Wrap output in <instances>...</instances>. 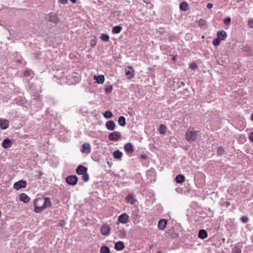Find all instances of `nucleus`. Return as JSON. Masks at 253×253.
Masks as SVG:
<instances>
[{
	"instance_id": "obj_4",
	"label": "nucleus",
	"mask_w": 253,
	"mask_h": 253,
	"mask_svg": "<svg viewBox=\"0 0 253 253\" xmlns=\"http://www.w3.org/2000/svg\"><path fill=\"white\" fill-rule=\"evenodd\" d=\"M45 19L55 24H57L59 21L57 14L53 12H50L47 14L45 16Z\"/></svg>"
},
{
	"instance_id": "obj_59",
	"label": "nucleus",
	"mask_w": 253,
	"mask_h": 253,
	"mask_svg": "<svg viewBox=\"0 0 253 253\" xmlns=\"http://www.w3.org/2000/svg\"><path fill=\"white\" fill-rule=\"evenodd\" d=\"M72 2L75 3L77 0H70Z\"/></svg>"
},
{
	"instance_id": "obj_39",
	"label": "nucleus",
	"mask_w": 253,
	"mask_h": 253,
	"mask_svg": "<svg viewBox=\"0 0 253 253\" xmlns=\"http://www.w3.org/2000/svg\"><path fill=\"white\" fill-rule=\"evenodd\" d=\"M113 116L112 113L110 111H106L103 113V116L106 119H110Z\"/></svg>"
},
{
	"instance_id": "obj_62",
	"label": "nucleus",
	"mask_w": 253,
	"mask_h": 253,
	"mask_svg": "<svg viewBox=\"0 0 253 253\" xmlns=\"http://www.w3.org/2000/svg\"><path fill=\"white\" fill-rule=\"evenodd\" d=\"M41 174L39 175V176L38 177V178H40Z\"/></svg>"
},
{
	"instance_id": "obj_36",
	"label": "nucleus",
	"mask_w": 253,
	"mask_h": 253,
	"mask_svg": "<svg viewBox=\"0 0 253 253\" xmlns=\"http://www.w3.org/2000/svg\"><path fill=\"white\" fill-rule=\"evenodd\" d=\"M36 89L35 85L31 83H28L27 90L30 92H33Z\"/></svg>"
},
{
	"instance_id": "obj_25",
	"label": "nucleus",
	"mask_w": 253,
	"mask_h": 253,
	"mask_svg": "<svg viewBox=\"0 0 253 253\" xmlns=\"http://www.w3.org/2000/svg\"><path fill=\"white\" fill-rule=\"evenodd\" d=\"M19 200L24 203H27L29 201L30 198L26 194L22 193L19 195Z\"/></svg>"
},
{
	"instance_id": "obj_37",
	"label": "nucleus",
	"mask_w": 253,
	"mask_h": 253,
	"mask_svg": "<svg viewBox=\"0 0 253 253\" xmlns=\"http://www.w3.org/2000/svg\"><path fill=\"white\" fill-rule=\"evenodd\" d=\"M159 132L161 134H164L166 133L167 130V127L165 125H161L159 129Z\"/></svg>"
},
{
	"instance_id": "obj_27",
	"label": "nucleus",
	"mask_w": 253,
	"mask_h": 253,
	"mask_svg": "<svg viewBox=\"0 0 253 253\" xmlns=\"http://www.w3.org/2000/svg\"><path fill=\"white\" fill-rule=\"evenodd\" d=\"M15 101L17 104L19 105H22L25 103L26 99L24 97L18 96L15 98Z\"/></svg>"
},
{
	"instance_id": "obj_12",
	"label": "nucleus",
	"mask_w": 253,
	"mask_h": 253,
	"mask_svg": "<svg viewBox=\"0 0 253 253\" xmlns=\"http://www.w3.org/2000/svg\"><path fill=\"white\" fill-rule=\"evenodd\" d=\"M12 144V140L9 138L4 139L2 143L1 146L4 148H10Z\"/></svg>"
},
{
	"instance_id": "obj_64",
	"label": "nucleus",
	"mask_w": 253,
	"mask_h": 253,
	"mask_svg": "<svg viewBox=\"0 0 253 253\" xmlns=\"http://www.w3.org/2000/svg\"><path fill=\"white\" fill-rule=\"evenodd\" d=\"M124 253H128L127 252H125Z\"/></svg>"
},
{
	"instance_id": "obj_26",
	"label": "nucleus",
	"mask_w": 253,
	"mask_h": 253,
	"mask_svg": "<svg viewBox=\"0 0 253 253\" xmlns=\"http://www.w3.org/2000/svg\"><path fill=\"white\" fill-rule=\"evenodd\" d=\"M179 8L183 11H187L189 9L188 4L185 1L181 2L179 4Z\"/></svg>"
},
{
	"instance_id": "obj_45",
	"label": "nucleus",
	"mask_w": 253,
	"mask_h": 253,
	"mask_svg": "<svg viewBox=\"0 0 253 253\" xmlns=\"http://www.w3.org/2000/svg\"><path fill=\"white\" fill-rule=\"evenodd\" d=\"M82 179L84 182H87L89 180V177L87 172L85 174H82Z\"/></svg>"
},
{
	"instance_id": "obj_3",
	"label": "nucleus",
	"mask_w": 253,
	"mask_h": 253,
	"mask_svg": "<svg viewBox=\"0 0 253 253\" xmlns=\"http://www.w3.org/2000/svg\"><path fill=\"white\" fill-rule=\"evenodd\" d=\"M34 211L37 213H39L44 209L42 198H36L34 201Z\"/></svg>"
},
{
	"instance_id": "obj_10",
	"label": "nucleus",
	"mask_w": 253,
	"mask_h": 253,
	"mask_svg": "<svg viewBox=\"0 0 253 253\" xmlns=\"http://www.w3.org/2000/svg\"><path fill=\"white\" fill-rule=\"evenodd\" d=\"M116 234L120 239H123L126 237V232L123 227H118L116 231Z\"/></svg>"
},
{
	"instance_id": "obj_18",
	"label": "nucleus",
	"mask_w": 253,
	"mask_h": 253,
	"mask_svg": "<svg viewBox=\"0 0 253 253\" xmlns=\"http://www.w3.org/2000/svg\"><path fill=\"white\" fill-rule=\"evenodd\" d=\"M106 128L109 130H113L115 128L116 125L114 121H108L105 124Z\"/></svg>"
},
{
	"instance_id": "obj_43",
	"label": "nucleus",
	"mask_w": 253,
	"mask_h": 253,
	"mask_svg": "<svg viewBox=\"0 0 253 253\" xmlns=\"http://www.w3.org/2000/svg\"><path fill=\"white\" fill-rule=\"evenodd\" d=\"M224 150L223 147L220 146L217 149V154L218 155H222L224 153Z\"/></svg>"
},
{
	"instance_id": "obj_14",
	"label": "nucleus",
	"mask_w": 253,
	"mask_h": 253,
	"mask_svg": "<svg viewBox=\"0 0 253 253\" xmlns=\"http://www.w3.org/2000/svg\"><path fill=\"white\" fill-rule=\"evenodd\" d=\"M124 149L128 154H131L134 151L133 146L130 143H126L124 146Z\"/></svg>"
},
{
	"instance_id": "obj_57",
	"label": "nucleus",
	"mask_w": 253,
	"mask_h": 253,
	"mask_svg": "<svg viewBox=\"0 0 253 253\" xmlns=\"http://www.w3.org/2000/svg\"><path fill=\"white\" fill-rule=\"evenodd\" d=\"M172 59L173 61H175L177 60V55H173Z\"/></svg>"
},
{
	"instance_id": "obj_56",
	"label": "nucleus",
	"mask_w": 253,
	"mask_h": 253,
	"mask_svg": "<svg viewBox=\"0 0 253 253\" xmlns=\"http://www.w3.org/2000/svg\"><path fill=\"white\" fill-rule=\"evenodd\" d=\"M38 97H39V94H35L34 97L33 98L34 101L38 100Z\"/></svg>"
},
{
	"instance_id": "obj_41",
	"label": "nucleus",
	"mask_w": 253,
	"mask_h": 253,
	"mask_svg": "<svg viewBox=\"0 0 253 253\" xmlns=\"http://www.w3.org/2000/svg\"><path fill=\"white\" fill-rule=\"evenodd\" d=\"M244 51L245 52H247L248 55H252V49L251 47L249 46H246L244 48Z\"/></svg>"
},
{
	"instance_id": "obj_24",
	"label": "nucleus",
	"mask_w": 253,
	"mask_h": 253,
	"mask_svg": "<svg viewBox=\"0 0 253 253\" xmlns=\"http://www.w3.org/2000/svg\"><path fill=\"white\" fill-rule=\"evenodd\" d=\"M208 237V233L205 229H201L198 233V237L201 239H205Z\"/></svg>"
},
{
	"instance_id": "obj_50",
	"label": "nucleus",
	"mask_w": 253,
	"mask_h": 253,
	"mask_svg": "<svg viewBox=\"0 0 253 253\" xmlns=\"http://www.w3.org/2000/svg\"><path fill=\"white\" fill-rule=\"evenodd\" d=\"M231 23V18L229 17H226L224 19V23L225 25H228Z\"/></svg>"
},
{
	"instance_id": "obj_22",
	"label": "nucleus",
	"mask_w": 253,
	"mask_h": 253,
	"mask_svg": "<svg viewBox=\"0 0 253 253\" xmlns=\"http://www.w3.org/2000/svg\"><path fill=\"white\" fill-rule=\"evenodd\" d=\"M114 248L117 251H122L125 248V245L123 242L119 241L115 243Z\"/></svg>"
},
{
	"instance_id": "obj_51",
	"label": "nucleus",
	"mask_w": 253,
	"mask_h": 253,
	"mask_svg": "<svg viewBox=\"0 0 253 253\" xmlns=\"http://www.w3.org/2000/svg\"><path fill=\"white\" fill-rule=\"evenodd\" d=\"M248 24L250 28L253 29V18H250L249 19Z\"/></svg>"
},
{
	"instance_id": "obj_16",
	"label": "nucleus",
	"mask_w": 253,
	"mask_h": 253,
	"mask_svg": "<svg viewBox=\"0 0 253 253\" xmlns=\"http://www.w3.org/2000/svg\"><path fill=\"white\" fill-rule=\"evenodd\" d=\"M9 127V122L6 119L0 120V128L1 129H6Z\"/></svg>"
},
{
	"instance_id": "obj_42",
	"label": "nucleus",
	"mask_w": 253,
	"mask_h": 253,
	"mask_svg": "<svg viewBox=\"0 0 253 253\" xmlns=\"http://www.w3.org/2000/svg\"><path fill=\"white\" fill-rule=\"evenodd\" d=\"M206 23H207V21L205 19H200L198 21V26L200 27L205 26L206 24Z\"/></svg>"
},
{
	"instance_id": "obj_53",
	"label": "nucleus",
	"mask_w": 253,
	"mask_h": 253,
	"mask_svg": "<svg viewBox=\"0 0 253 253\" xmlns=\"http://www.w3.org/2000/svg\"><path fill=\"white\" fill-rule=\"evenodd\" d=\"M249 138L251 141L253 142V131L249 134Z\"/></svg>"
},
{
	"instance_id": "obj_11",
	"label": "nucleus",
	"mask_w": 253,
	"mask_h": 253,
	"mask_svg": "<svg viewBox=\"0 0 253 253\" xmlns=\"http://www.w3.org/2000/svg\"><path fill=\"white\" fill-rule=\"evenodd\" d=\"M110 228L108 224H103L101 227V233L103 235L108 236L110 234Z\"/></svg>"
},
{
	"instance_id": "obj_48",
	"label": "nucleus",
	"mask_w": 253,
	"mask_h": 253,
	"mask_svg": "<svg viewBox=\"0 0 253 253\" xmlns=\"http://www.w3.org/2000/svg\"><path fill=\"white\" fill-rule=\"evenodd\" d=\"M189 68L193 70L197 69L198 66L195 63H191L189 65Z\"/></svg>"
},
{
	"instance_id": "obj_33",
	"label": "nucleus",
	"mask_w": 253,
	"mask_h": 253,
	"mask_svg": "<svg viewBox=\"0 0 253 253\" xmlns=\"http://www.w3.org/2000/svg\"><path fill=\"white\" fill-rule=\"evenodd\" d=\"M34 74L31 70H26L24 72V77H30L31 79L34 77Z\"/></svg>"
},
{
	"instance_id": "obj_5",
	"label": "nucleus",
	"mask_w": 253,
	"mask_h": 253,
	"mask_svg": "<svg viewBox=\"0 0 253 253\" xmlns=\"http://www.w3.org/2000/svg\"><path fill=\"white\" fill-rule=\"evenodd\" d=\"M122 137L121 133L119 131H113L108 135V139L110 141H117Z\"/></svg>"
},
{
	"instance_id": "obj_47",
	"label": "nucleus",
	"mask_w": 253,
	"mask_h": 253,
	"mask_svg": "<svg viewBox=\"0 0 253 253\" xmlns=\"http://www.w3.org/2000/svg\"><path fill=\"white\" fill-rule=\"evenodd\" d=\"M220 39L218 38L214 39L212 41V44L214 46L218 45L220 44Z\"/></svg>"
},
{
	"instance_id": "obj_29",
	"label": "nucleus",
	"mask_w": 253,
	"mask_h": 253,
	"mask_svg": "<svg viewBox=\"0 0 253 253\" xmlns=\"http://www.w3.org/2000/svg\"><path fill=\"white\" fill-rule=\"evenodd\" d=\"M114 157L116 159H120L123 156V153L119 150L115 151L113 154Z\"/></svg>"
},
{
	"instance_id": "obj_19",
	"label": "nucleus",
	"mask_w": 253,
	"mask_h": 253,
	"mask_svg": "<svg viewBox=\"0 0 253 253\" xmlns=\"http://www.w3.org/2000/svg\"><path fill=\"white\" fill-rule=\"evenodd\" d=\"M167 222L168 220L165 219L160 220L158 225V228L160 230H164L167 224Z\"/></svg>"
},
{
	"instance_id": "obj_7",
	"label": "nucleus",
	"mask_w": 253,
	"mask_h": 253,
	"mask_svg": "<svg viewBox=\"0 0 253 253\" xmlns=\"http://www.w3.org/2000/svg\"><path fill=\"white\" fill-rule=\"evenodd\" d=\"M67 183L71 185H75L78 182V177L76 175H70L66 177Z\"/></svg>"
},
{
	"instance_id": "obj_6",
	"label": "nucleus",
	"mask_w": 253,
	"mask_h": 253,
	"mask_svg": "<svg viewBox=\"0 0 253 253\" xmlns=\"http://www.w3.org/2000/svg\"><path fill=\"white\" fill-rule=\"evenodd\" d=\"M130 217L134 224H137L139 222L140 216L139 215V210L138 209H135L132 211Z\"/></svg>"
},
{
	"instance_id": "obj_13",
	"label": "nucleus",
	"mask_w": 253,
	"mask_h": 253,
	"mask_svg": "<svg viewBox=\"0 0 253 253\" xmlns=\"http://www.w3.org/2000/svg\"><path fill=\"white\" fill-rule=\"evenodd\" d=\"M87 171V168L83 166V165H79L76 169V172L79 175L85 174Z\"/></svg>"
},
{
	"instance_id": "obj_52",
	"label": "nucleus",
	"mask_w": 253,
	"mask_h": 253,
	"mask_svg": "<svg viewBox=\"0 0 253 253\" xmlns=\"http://www.w3.org/2000/svg\"><path fill=\"white\" fill-rule=\"evenodd\" d=\"M66 224V222L64 220H60L59 221L58 225L60 227H63Z\"/></svg>"
},
{
	"instance_id": "obj_54",
	"label": "nucleus",
	"mask_w": 253,
	"mask_h": 253,
	"mask_svg": "<svg viewBox=\"0 0 253 253\" xmlns=\"http://www.w3.org/2000/svg\"><path fill=\"white\" fill-rule=\"evenodd\" d=\"M58 1L63 4H65L68 2V0H58Z\"/></svg>"
},
{
	"instance_id": "obj_1",
	"label": "nucleus",
	"mask_w": 253,
	"mask_h": 253,
	"mask_svg": "<svg viewBox=\"0 0 253 253\" xmlns=\"http://www.w3.org/2000/svg\"><path fill=\"white\" fill-rule=\"evenodd\" d=\"M54 78L59 80L61 84H75L80 81V76L75 73H69L68 71L59 70L56 72Z\"/></svg>"
},
{
	"instance_id": "obj_49",
	"label": "nucleus",
	"mask_w": 253,
	"mask_h": 253,
	"mask_svg": "<svg viewBox=\"0 0 253 253\" xmlns=\"http://www.w3.org/2000/svg\"><path fill=\"white\" fill-rule=\"evenodd\" d=\"M240 220L243 223H246L248 222L249 218L247 216H243L240 218Z\"/></svg>"
},
{
	"instance_id": "obj_38",
	"label": "nucleus",
	"mask_w": 253,
	"mask_h": 253,
	"mask_svg": "<svg viewBox=\"0 0 253 253\" xmlns=\"http://www.w3.org/2000/svg\"><path fill=\"white\" fill-rule=\"evenodd\" d=\"M100 39L103 41L108 42L109 40V36L107 34H102Z\"/></svg>"
},
{
	"instance_id": "obj_9",
	"label": "nucleus",
	"mask_w": 253,
	"mask_h": 253,
	"mask_svg": "<svg viewBox=\"0 0 253 253\" xmlns=\"http://www.w3.org/2000/svg\"><path fill=\"white\" fill-rule=\"evenodd\" d=\"M129 216L126 212L121 214L118 218V221L123 224H126L128 221Z\"/></svg>"
},
{
	"instance_id": "obj_40",
	"label": "nucleus",
	"mask_w": 253,
	"mask_h": 253,
	"mask_svg": "<svg viewBox=\"0 0 253 253\" xmlns=\"http://www.w3.org/2000/svg\"><path fill=\"white\" fill-rule=\"evenodd\" d=\"M90 46L92 47H94L95 46V45L97 44V39H96V37H94L93 38L90 40Z\"/></svg>"
},
{
	"instance_id": "obj_30",
	"label": "nucleus",
	"mask_w": 253,
	"mask_h": 253,
	"mask_svg": "<svg viewBox=\"0 0 253 253\" xmlns=\"http://www.w3.org/2000/svg\"><path fill=\"white\" fill-rule=\"evenodd\" d=\"M185 180V177L182 174H178L175 177V181L178 183H181Z\"/></svg>"
},
{
	"instance_id": "obj_23",
	"label": "nucleus",
	"mask_w": 253,
	"mask_h": 253,
	"mask_svg": "<svg viewBox=\"0 0 253 253\" xmlns=\"http://www.w3.org/2000/svg\"><path fill=\"white\" fill-rule=\"evenodd\" d=\"M129 70H126V75L128 76V78L130 79L132 78L134 76V71L132 67H129Z\"/></svg>"
},
{
	"instance_id": "obj_2",
	"label": "nucleus",
	"mask_w": 253,
	"mask_h": 253,
	"mask_svg": "<svg viewBox=\"0 0 253 253\" xmlns=\"http://www.w3.org/2000/svg\"><path fill=\"white\" fill-rule=\"evenodd\" d=\"M199 134V131L193 130L189 128L185 134V139L188 141H195L197 139Z\"/></svg>"
},
{
	"instance_id": "obj_46",
	"label": "nucleus",
	"mask_w": 253,
	"mask_h": 253,
	"mask_svg": "<svg viewBox=\"0 0 253 253\" xmlns=\"http://www.w3.org/2000/svg\"><path fill=\"white\" fill-rule=\"evenodd\" d=\"M112 89H113L112 86L111 85H109L107 86L106 87H105V91L107 94H108L112 92Z\"/></svg>"
},
{
	"instance_id": "obj_60",
	"label": "nucleus",
	"mask_w": 253,
	"mask_h": 253,
	"mask_svg": "<svg viewBox=\"0 0 253 253\" xmlns=\"http://www.w3.org/2000/svg\"><path fill=\"white\" fill-rule=\"evenodd\" d=\"M251 120L253 121V113L251 115Z\"/></svg>"
},
{
	"instance_id": "obj_34",
	"label": "nucleus",
	"mask_w": 253,
	"mask_h": 253,
	"mask_svg": "<svg viewBox=\"0 0 253 253\" xmlns=\"http://www.w3.org/2000/svg\"><path fill=\"white\" fill-rule=\"evenodd\" d=\"M242 251V247L235 246L232 249V253H241Z\"/></svg>"
},
{
	"instance_id": "obj_32",
	"label": "nucleus",
	"mask_w": 253,
	"mask_h": 253,
	"mask_svg": "<svg viewBox=\"0 0 253 253\" xmlns=\"http://www.w3.org/2000/svg\"><path fill=\"white\" fill-rule=\"evenodd\" d=\"M95 78H96V82L99 84H101L104 82L105 78L103 75H99L97 77L95 76Z\"/></svg>"
},
{
	"instance_id": "obj_58",
	"label": "nucleus",
	"mask_w": 253,
	"mask_h": 253,
	"mask_svg": "<svg viewBox=\"0 0 253 253\" xmlns=\"http://www.w3.org/2000/svg\"><path fill=\"white\" fill-rule=\"evenodd\" d=\"M185 83H184V82H181L180 83V86H184L185 85Z\"/></svg>"
},
{
	"instance_id": "obj_31",
	"label": "nucleus",
	"mask_w": 253,
	"mask_h": 253,
	"mask_svg": "<svg viewBox=\"0 0 253 253\" xmlns=\"http://www.w3.org/2000/svg\"><path fill=\"white\" fill-rule=\"evenodd\" d=\"M118 123L120 126H124L126 125V118L124 116H121L119 118Z\"/></svg>"
},
{
	"instance_id": "obj_44",
	"label": "nucleus",
	"mask_w": 253,
	"mask_h": 253,
	"mask_svg": "<svg viewBox=\"0 0 253 253\" xmlns=\"http://www.w3.org/2000/svg\"><path fill=\"white\" fill-rule=\"evenodd\" d=\"M219 204L221 206H225V207H228L230 205V203L229 202L224 201H222V199L220 201Z\"/></svg>"
},
{
	"instance_id": "obj_35",
	"label": "nucleus",
	"mask_w": 253,
	"mask_h": 253,
	"mask_svg": "<svg viewBox=\"0 0 253 253\" xmlns=\"http://www.w3.org/2000/svg\"><path fill=\"white\" fill-rule=\"evenodd\" d=\"M100 253H109L110 249L108 247L106 246H103L100 249Z\"/></svg>"
},
{
	"instance_id": "obj_28",
	"label": "nucleus",
	"mask_w": 253,
	"mask_h": 253,
	"mask_svg": "<svg viewBox=\"0 0 253 253\" xmlns=\"http://www.w3.org/2000/svg\"><path fill=\"white\" fill-rule=\"evenodd\" d=\"M123 28L120 25L115 26L112 29V33L113 34H119L122 30Z\"/></svg>"
},
{
	"instance_id": "obj_15",
	"label": "nucleus",
	"mask_w": 253,
	"mask_h": 253,
	"mask_svg": "<svg viewBox=\"0 0 253 253\" xmlns=\"http://www.w3.org/2000/svg\"><path fill=\"white\" fill-rule=\"evenodd\" d=\"M126 201L130 204H133L134 202L137 201L136 198L131 193L128 194L126 197Z\"/></svg>"
},
{
	"instance_id": "obj_8",
	"label": "nucleus",
	"mask_w": 253,
	"mask_h": 253,
	"mask_svg": "<svg viewBox=\"0 0 253 253\" xmlns=\"http://www.w3.org/2000/svg\"><path fill=\"white\" fill-rule=\"evenodd\" d=\"M27 186V182L23 180H21L15 182L13 185L15 189L18 190L22 188H25Z\"/></svg>"
},
{
	"instance_id": "obj_55",
	"label": "nucleus",
	"mask_w": 253,
	"mask_h": 253,
	"mask_svg": "<svg viewBox=\"0 0 253 253\" xmlns=\"http://www.w3.org/2000/svg\"><path fill=\"white\" fill-rule=\"evenodd\" d=\"M213 6V4L211 3H208L207 5V8L208 9H211Z\"/></svg>"
},
{
	"instance_id": "obj_20",
	"label": "nucleus",
	"mask_w": 253,
	"mask_h": 253,
	"mask_svg": "<svg viewBox=\"0 0 253 253\" xmlns=\"http://www.w3.org/2000/svg\"><path fill=\"white\" fill-rule=\"evenodd\" d=\"M218 38L221 40H224L227 38V34L224 30L218 31L217 33Z\"/></svg>"
},
{
	"instance_id": "obj_17",
	"label": "nucleus",
	"mask_w": 253,
	"mask_h": 253,
	"mask_svg": "<svg viewBox=\"0 0 253 253\" xmlns=\"http://www.w3.org/2000/svg\"><path fill=\"white\" fill-rule=\"evenodd\" d=\"M82 152L86 153L88 154L91 151V146L89 143H84L83 144V149L82 150Z\"/></svg>"
},
{
	"instance_id": "obj_61",
	"label": "nucleus",
	"mask_w": 253,
	"mask_h": 253,
	"mask_svg": "<svg viewBox=\"0 0 253 253\" xmlns=\"http://www.w3.org/2000/svg\"><path fill=\"white\" fill-rule=\"evenodd\" d=\"M222 63L219 62V64L221 65H223V63L222 62V61H221Z\"/></svg>"
},
{
	"instance_id": "obj_63",
	"label": "nucleus",
	"mask_w": 253,
	"mask_h": 253,
	"mask_svg": "<svg viewBox=\"0 0 253 253\" xmlns=\"http://www.w3.org/2000/svg\"><path fill=\"white\" fill-rule=\"evenodd\" d=\"M38 102H41V101L40 100V99H39V100H38Z\"/></svg>"
},
{
	"instance_id": "obj_21",
	"label": "nucleus",
	"mask_w": 253,
	"mask_h": 253,
	"mask_svg": "<svg viewBox=\"0 0 253 253\" xmlns=\"http://www.w3.org/2000/svg\"><path fill=\"white\" fill-rule=\"evenodd\" d=\"M43 198V204L44 205V209L46 208H49L51 206V202L50 199L48 197H44Z\"/></svg>"
}]
</instances>
